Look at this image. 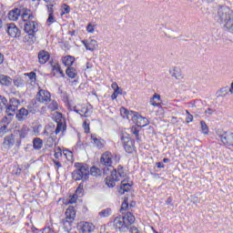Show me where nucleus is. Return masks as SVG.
Here are the masks:
<instances>
[{"label": "nucleus", "instance_id": "f03ea898", "mask_svg": "<svg viewBox=\"0 0 233 233\" xmlns=\"http://www.w3.org/2000/svg\"><path fill=\"white\" fill-rule=\"evenodd\" d=\"M75 170L72 173V177L75 181H86L90 176V169L87 165L82 163L75 164Z\"/></svg>", "mask_w": 233, "mask_h": 233}, {"label": "nucleus", "instance_id": "69168bd1", "mask_svg": "<svg viewBox=\"0 0 233 233\" xmlns=\"http://www.w3.org/2000/svg\"><path fill=\"white\" fill-rule=\"evenodd\" d=\"M113 159H114L115 163H117L119 161L120 157H119V156L115 155V157Z\"/></svg>", "mask_w": 233, "mask_h": 233}, {"label": "nucleus", "instance_id": "a211bd4d", "mask_svg": "<svg viewBox=\"0 0 233 233\" xmlns=\"http://www.w3.org/2000/svg\"><path fill=\"white\" fill-rule=\"evenodd\" d=\"M122 219L124 220L127 228L130 227V225H134V223L136 222V217H134V214H132L131 212H127L125 216L122 217Z\"/></svg>", "mask_w": 233, "mask_h": 233}, {"label": "nucleus", "instance_id": "f704fd0d", "mask_svg": "<svg viewBox=\"0 0 233 233\" xmlns=\"http://www.w3.org/2000/svg\"><path fill=\"white\" fill-rule=\"evenodd\" d=\"M90 174L94 177H97L99 176H101V169L96 167H92L90 169Z\"/></svg>", "mask_w": 233, "mask_h": 233}, {"label": "nucleus", "instance_id": "4d7b16f0", "mask_svg": "<svg viewBox=\"0 0 233 233\" xmlns=\"http://www.w3.org/2000/svg\"><path fill=\"white\" fill-rule=\"evenodd\" d=\"M56 19L54 18V15H49L47 18V23H55Z\"/></svg>", "mask_w": 233, "mask_h": 233}, {"label": "nucleus", "instance_id": "a18cd8bd", "mask_svg": "<svg viewBox=\"0 0 233 233\" xmlns=\"http://www.w3.org/2000/svg\"><path fill=\"white\" fill-rule=\"evenodd\" d=\"M63 156V152L61 151V148L58 147L56 150H55V157L56 159H59Z\"/></svg>", "mask_w": 233, "mask_h": 233}, {"label": "nucleus", "instance_id": "052dcab7", "mask_svg": "<svg viewBox=\"0 0 233 233\" xmlns=\"http://www.w3.org/2000/svg\"><path fill=\"white\" fill-rule=\"evenodd\" d=\"M117 96H123V89L118 86V88L115 91Z\"/></svg>", "mask_w": 233, "mask_h": 233}, {"label": "nucleus", "instance_id": "c85d7f7f", "mask_svg": "<svg viewBox=\"0 0 233 233\" xmlns=\"http://www.w3.org/2000/svg\"><path fill=\"white\" fill-rule=\"evenodd\" d=\"M15 143V140H14V135H10L4 138V146L5 147H14Z\"/></svg>", "mask_w": 233, "mask_h": 233}, {"label": "nucleus", "instance_id": "4be33fe9", "mask_svg": "<svg viewBox=\"0 0 233 233\" xmlns=\"http://www.w3.org/2000/svg\"><path fill=\"white\" fill-rule=\"evenodd\" d=\"M136 114V112L134 111H128L127 108L125 107H121L120 108V115L122 116V117L127 118V119H131V121L133 120V116Z\"/></svg>", "mask_w": 233, "mask_h": 233}, {"label": "nucleus", "instance_id": "5701e85b", "mask_svg": "<svg viewBox=\"0 0 233 233\" xmlns=\"http://www.w3.org/2000/svg\"><path fill=\"white\" fill-rule=\"evenodd\" d=\"M28 117V110L25 107H22L17 113H16V118L18 121H25Z\"/></svg>", "mask_w": 233, "mask_h": 233}, {"label": "nucleus", "instance_id": "6e6d98bb", "mask_svg": "<svg viewBox=\"0 0 233 233\" xmlns=\"http://www.w3.org/2000/svg\"><path fill=\"white\" fill-rule=\"evenodd\" d=\"M86 30H87V32H89V34H94V25H88L87 26H86Z\"/></svg>", "mask_w": 233, "mask_h": 233}, {"label": "nucleus", "instance_id": "393cba45", "mask_svg": "<svg viewBox=\"0 0 233 233\" xmlns=\"http://www.w3.org/2000/svg\"><path fill=\"white\" fill-rule=\"evenodd\" d=\"M64 65L68 67H72L74 65V61H76V58L72 56H66L62 59Z\"/></svg>", "mask_w": 233, "mask_h": 233}, {"label": "nucleus", "instance_id": "a19ab883", "mask_svg": "<svg viewBox=\"0 0 233 233\" xmlns=\"http://www.w3.org/2000/svg\"><path fill=\"white\" fill-rule=\"evenodd\" d=\"M54 145H56V138H54L53 137H49L46 141V146L49 148H52V147H54Z\"/></svg>", "mask_w": 233, "mask_h": 233}, {"label": "nucleus", "instance_id": "9b49d317", "mask_svg": "<svg viewBox=\"0 0 233 233\" xmlns=\"http://www.w3.org/2000/svg\"><path fill=\"white\" fill-rule=\"evenodd\" d=\"M21 11V17L23 21L28 23V21H34V15L32 14V11L28 8L22 7L20 8Z\"/></svg>", "mask_w": 233, "mask_h": 233}, {"label": "nucleus", "instance_id": "b1692460", "mask_svg": "<svg viewBox=\"0 0 233 233\" xmlns=\"http://www.w3.org/2000/svg\"><path fill=\"white\" fill-rule=\"evenodd\" d=\"M91 140L94 145H96V148H103V147H105V140L98 138L96 135H91Z\"/></svg>", "mask_w": 233, "mask_h": 233}, {"label": "nucleus", "instance_id": "7c9ffc66", "mask_svg": "<svg viewBox=\"0 0 233 233\" xmlns=\"http://www.w3.org/2000/svg\"><path fill=\"white\" fill-rule=\"evenodd\" d=\"M66 76H68L71 79H76L77 76V71L74 67H67L66 71Z\"/></svg>", "mask_w": 233, "mask_h": 233}, {"label": "nucleus", "instance_id": "9d476101", "mask_svg": "<svg viewBox=\"0 0 233 233\" xmlns=\"http://www.w3.org/2000/svg\"><path fill=\"white\" fill-rule=\"evenodd\" d=\"M6 32L10 37H19L21 35V31L15 24L7 25Z\"/></svg>", "mask_w": 233, "mask_h": 233}, {"label": "nucleus", "instance_id": "6e6552de", "mask_svg": "<svg viewBox=\"0 0 233 233\" xmlns=\"http://www.w3.org/2000/svg\"><path fill=\"white\" fill-rule=\"evenodd\" d=\"M132 121H134V123H137V126H138L140 128H143V127H147V125H150V121H148L147 117H144L141 115H139V113H135Z\"/></svg>", "mask_w": 233, "mask_h": 233}, {"label": "nucleus", "instance_id": "7ed1b4c3", "mask_svg": "<svg viewBox=\"0 0 233 233\" xmlns=\"http://www.w3.org/2000/svg\"><path fill=\"white\" fill-rule=\"evenodd\" d=\"M24 30L26 34H28L29 43H34L35 41V32L39 30V24L37 22L31 20L25 24Z\"/></svg>", "mask_w": 233, "mask_h": 233}, {"label": "nucleus", "instance_id": "37998d69", "mask_svg": "<svg viewBox=\"0 0 233 233\" xmlns=\"http://www.w3.org/2000/svg\"><path fill=\"white\" fill-rule=\"evenodd\" d=\"M53 70H54V72L61 74V76H65V74L63 73V70L61 69V66H59V65H55L53 66Z\"/></svg>", "mask_w": 233, "mask_h": 233}, {"label": "nucleus", "instance_id": "79ce46f5", "mask_svg": "<svg viewBox=\"0 0 233 233\" xmlns=\"http://www.w3.org/2000/svg\"><path fill=\"white\" fill-rule=\"evenodd\" d=\"M131 132H132V134H134V136L137 141H141V139L139 138V131L137 130V128L132 127Z\"/></svg>", "mask_w": 233, "mask_h": 233}, {"label": "nucleus", "instance_id": "1a4fd4ad", "mask_svg": "<svg viewBox=\"0 0 233 233\" xmlns=\"http://www.w3.org/2000/svg\"><path fill=\"white\" fill-rule=\"evenodd\" d=\"M112 159H114V156L109 151L105 152L102 154L100 158L101 165H104L105 167H112Z\"/></svg>", "mask_w": 233, "mask_h": 233}, {"label": "nucleus", "instance_id": "39448f33", "mask_svg": "<svg viewBox=\"0 0 233 233\" xmlns=\"http://www.w3.org/2000/svg\"><path fill=\"white\" fill-rule=\"evenodd\" d=\"M35 98L38 103H42V105H48L52 99V95L48 92V90L39 89Z\"/></svg>", "mask_w": 233, "mask_h": 233}, {"label": "nucleus", "instance_id": "cd10ccee", "mask_svg": "<svg viewBox=\"0 0 233 233\" xmlns=\"http://www.w3.org/2000/svg\"><path fill=\"white\" fill-rule=\"evenodd\" d=\"M159 101H161V96L156 93L150 99L149 103L152 105V106H159V105H161Z\"/></svg>", "mask_w": 233, "mask_h": 233}, {"label": "nucleus", "instance_id": "20e7f679", "mask_svg": "<svg viewBox=\"0 0 233 233\" xmlns=\"http://www.w3.org/2000/svg\"><path fill=\"white\" fill-rule=\"evenodd\" d=\"M217 17H218V20L220 23H224V25H227V23H228L230 19L233 18V12L228 6H221L218 10Z\"/></svg>", "mask_w": 233, "mask_h": 233}, {"label": "nucleus", "instance_id": "5fc2aeb1", "mask_svg": "<svg viewBox=\"0 0 233 233\" xmlns=\"http://www.w3.org/2000/svg\"><path fill=\"white\" fill-rule=\"evenodd\" d=\"M129 232L130 233H142L141 231H139V229L137 227H134V226L130 228Z\"/></svg>", "mask_w": 233, "mask_h": 233}, {"label": "nucleus", "instance_id": "58836bf2", "mask_svg": "<svg viewBox=\"0 0 233 233\" xmlns=\"http://www.w3.org/2000/svg\"><path fill=\"white\" fill-rule=\"evenodd\" d=\"M20 137L22 139H25V137H26L27 134H28V127H24L20 129Z\"/></svg>", "mask_w": 233, "mask_h": 233}, {"label": "nucleus", "instance_id": "13d9d810", "mask_svg": "<svg viewBox=\"0 0 233 233\" xmlns=\"http://www.w3.org/2000/svg\"><path fill=\"white\" fill-rule=\"evenodd\" d=\"M111 88L114 90V92H116L119 88V86H117V83L115 82L111 85Z\"/></svg>", "mask_w": 233, "mask_h": 233}, {"label": "nucleus", "instance_id": "bb28decb", "mask_svg": "<svg viewBox=\"0 0 233 233\" xmlns=\"http://www.w3.org/2000/svg\"><path fill=\"white\" fill-rule=\"evenodd\" d=\"M0 83L5 86H10L12 85V78L5 75H0Z\"/></svg>", "mask_w": 233, "mask_h": 233}, {"label": "nucleus", "instance_id": "ea45409f", "mask_svg": "<svg viewBox=\"0 0 233 233\" xmlns=\"http://www.w3.org/2000/svg\"><path fill=\"white\" fill-rule=\"evenodd\" d=\"M111 210L109 208L103 209L102 211L99 212L100 218H108L110 216Z\"/></svg>", "mask_w": 233, "mask_h": 233}, {"label": "nucleus", "instance_id": "338daca9", "mask_svg": "<svg viewBox=\"0 0 233 233\" xmlns=\"http://www.w3.org/2000/svg\"><path fill=\"white\" fill-rule=\"evenodd\" d=\"M170 203H172V198H168L166 201V205H170Z\"/></svg>", "mask_w": 233, "mask_h": 233}, {"label": "nucleus", "instance_id": "e2e57ef3", "mask_svg": "<svg viewBox=\"0 0 233 233\" xmlns=\"http://www.w3.org/2000/svg\"><path fill=\"white\" fill-rule=\"evenodd\" d=\"M157 168H165V164H163L161 162H157Z\"/></svg>", "mask_w": 233, "mask_h": 233}, {"label": "nucleus", "instance_id": "f257e3e1", "mask_svg": "<svg viewBox=\"0 0 233 233\" xmlns=\"http://www.w3.org/2000/svg\"><path fill=\"white\" fill-rule=\"evenodd\" d=\"M127 171H125V168L121 166H118L117 169H114L111 172V175L109 177H106V184L107 187L114 188L116 187V181H121L119 194H125V192H128L130 188H132V185L127 181Z\"/></svg>", "mask_w": 233, "mask_h": 233}, {"label": "nucleus", "instance_id": "72a5a7b5", "mask_svg": "<svg viewBox=\"0 0 233 233\" xmlns=\"http://www.w3.org/2000/svg\"><path fill=\"white\" fill-rule=\"evenodd\" d=\"M66 129V127L65 125H63V122H58L56 128L55 130V134H59L60 132H65V130Z\"/></svg>", "mask_w": 233, "mask_h": 233}, {"label": "nucleus", "instance_id": "f3484780", "mask_svg": "<svg viewBox=\"0 0 233 233\" xmlns=\"http://www.w3.org/2000/svg\"><path fill=\"white\" fill-rule=\"evenodd\" d=\"M96 227L94 226V224L90 223V222H81L80 223V230L83 233H86V232H94Z\"/></svg>", "mask_w": 233, "mask_h": 233}, {"label": "nucleus", "instance_id": "473e14b6", "mask_svg": "<svg viewBox=\"0 0 233 233\" xmlns=\"http://www.w3.org/2000/svg\"><path fill=\"white\" fill-rule=\"evenodd\" d=\"M127 210H128V198H124V201H123L121 208H120V212L122 214H125V212H127Z\"/></svg>", "mask_w": 233, "mask_h": 233}, {"label": "nucleus", "instance_id": "423d86ee", "mask_svg": "<svg viewBox=\"0 0 233 233\" xmlns=\"http://www.w3.org/2000/svg\"><path fill=\"white\" fill-rule=\"evenodd\" d=\"M74 219H76V209L74 208V207L70 206L66 210V219L64 220V226L66 228L72 227Z\"/></svg>", "mask_w": 233, "mask_h": 233}, {"label": "nucleus", "instance_id": "0eeeda50", "mask_svg": "<svg viewBox=\"0 0 233 233\" xmlns=\"http://www.w3.org/2000/svg\"><path fill=\"white\" fill-rule=\"evenodd\" d=\"M19 105H21V102L19 101V99L15 97L10 98L9 104L7 105V108L5 109V113L9 117H11V116H14V114H15V110H17Z\"/></svg>", "mask_w": 233, "mask_h": 233}, {"label": "nucleus", "instance_id": "6ab92c4d", "mask_svg": "<svg viewBox=\"0 0 233 233\" xmlns=\"http://www.w3.org/2000/svg\"><path fill=\"white\" fill-rule=\"evenodd\" d=\"M50 59V54L45 50L38 53V61L41 65H45Z\"/></svg>", "mask_w": 233, "mask_h": 233}, {"label": "nucleus", "instance_id": "e433bc0d", "mask_svg": "<svg viewBox=\"0 0 233 233\" xmlns=\"http://www.w3.org/2000/svg\"><path fill=\"white\" fill-rule=\"evenodd\" d=\"M200 127H201V131L205 135L208 134V126H207V123L205 121H200Z\"/></svg>", "mask_w": 233, "mask_h": 233}, {"label": "nucleus", "instance_id": "864d4df0", "mask_svg": "<svg viewBox=\"0 0 233 233\" xmlns=\"http://www.w3.org/2000/svg\"><path fill=\"white\" fill-rule=\"evenodd\" d=\"M76 199H77V195H73V197L69 199L68 203L70 205H74V203H76Z\"/></svg>", "mask_w": 233, "mask_h": 233}, {"label": "nucleus", "instance_id": "774afa93", "mask_svg": "<svg viewBox=\"0 0 233 233\" xmlns=\"http://www.w3.org/2000/svg\"><path fill=\"white\" fill-rule=\"evenodd\" d=\"M206 114H208L209 116H212L213 112L210 108H208V110H206Z\"/></svg>", "mask_w": 233, "mask_h": 233}, {"label": "nucleus", "instance_id": "dca6fc26", "mask_svg": "<svg viewBox=\"0 0 233 233\" xmlns=\"http://www.w3.org/2000/svg\"><path fill=\"white\" fill-rule=\"evenodd\" d=\"M75 112H76V114H80V116L82 117H90V116H92V107H81L77 109V106L74 107Z\"/></svg>", "mask_w": 233, "mask_h": 233}, {"label": "nucleus", "instance_id": "09e8293b", "mask_svg": "<svg viewBox=\"0 0 233 233\" xmlns=\"http://www.w3.org/2000/svg\"><path fill=\"white\" fill-rule=\"evenodd\" d=\"M62 14H70V6L64 5Z\"/></svg>", "mask_w": 233, "mask_h": 233}, {"label": "nucleus", "instance_id": "c03bdc74", "mask_svg": "<svg viewBox=\"0 0 233 233\" xmlns=\"http://www.w3.org/2000/svg\"><path fill=\"white\" fill-rule=\"evenodd\" d=\"M64 156H66L67 161H72V157H73L72 151L66 150V153H64Z\"/></svg>", "mask_w": 233, "mask_h": 233}, {"label": "nucleus", "instance_id": "ddd939ff", "mask_svg": "<svg viewBox=\"0 0 233 233\" xmlns=\"http://www.w3.org/2000/svg\"><path fill=\"white\" fill-rule=\"evenodd\" d=\"M220 140L226 147H233V133H225L220 137Z\"/></svg>", "mask_w": 233, "mask_h": 233}, {"label": "nucleus", "instance_id": "2f4dec72", "mask_svg": "<svg viewBox=\"0 0 233 233\" xmlns=\"http://www.w3.org/2000/svg\"><path fill=\"white\" fill-rule=\"evenodd\" d=\"M0 108L1 110L8 108V100L3 96H0Z\"/></svg>", "mask_w": 233, "mask_h": 233}, {"label": "nucleus", "instance_id": "4c0bfd02", "mask_svg": "<svg viewBox=\"0 0 233 233\" xmlns=\"http://www.w3.org/2000/svg\"><path fill=\"white\" fill-rule=\"evenodd\" d=\"M228 32H233V17L224 25Z\"/></svg>", "mask_w": 233, "mask_h": 233}, {"label": "nucleus", "instance_id": "3c124183", "mask_svg": "<svg viewBox=\"0 0 233 233\" xmlns=\"http://www.w3.org/2000/svg\"><path fill=\"white\" fill-rule=\"evenodd\" d=\"M47 12L49 15H54V5H47Z\"/></svg>", "mask_w": 233, "mask_h": 233}, {"label": "nucleus", "instance_id": "aec40b11", "mask_svg": "<svg viewBox=\"0 0 233 233\" xmlns=\"http://www.w3.org/2000/svg\"><path fill=\"white\" fill-rule=\"evenodd\" d=\"M21 15V8H15L8 13V19L10 21H17Z\"/></svg>", "mask_w": 233, "mask_h": 233}, {"label": "nucleus", "instance_id": "bf43d9fd", "mask_svg": "<svg viewBox=\"0 0 233 233\" xmlns=\"http://www.w3.org/2000/svg\"><path fill=\"white\" fill-rule=\"evenodd\" d=\"M76 194H83V187H81V185L76 188Z\"/></svg>", "mask_w": 233, "mask_h": 233}, {"label": "nucleus", "instance_id": "412c9836", "mask_svg": "<svg viewBox=\"0 0 233 233\" xmlns=\"http://www.w3.org/2000/svg\"><path fill=\"white\" fill-rule=\"evenodd\" d=\"M169 74H171L172 77H175V79H177L178 81L183 79V73L181 72V68L177 66L173 67V70L169 71Z\"/></svg>", "mask_w": 233, "mask_h": 233}, {"label": "nucleus", "instance_id": "a878e982", "mask_svg": "<svg viewBox=\"0 0 233 233\" xmlns=\"http://www.w3.org/2000/svg\"><path fill=\"white\" fill-rule=\"evenodd\" d=\"M33 148L35 150H41L43 148V139L35 137L33 139Z\"/></svg>", "mask_w": 233, "mask_h": 233}, {"label": "nucleus", "instance_id": "49530a36", "mask_svg": "<svg viewBox=\"0 0 233 233\" xmlns=\"http://www.w3.org/2000/svg\"><path fill=\"white\" fill-rule=\"evenodd\" d=\"M10 121H12V119L8 116H4L2 118V123L4 124V127H6V125H9Z\"/></svg>", "mask_w": 233, "mask_h": 233}, {"label": "nucleus", "instance_id": "f8f14e48", "mask_svg": "<svg viewBox=\"0 0 233 233\" xmlns=\"http://www.w3.org/2000/svg\"><path fill=\"white\" fill-rule=\"evenodd\" d=\"M121 140L123 141L126 152H127V154H132V152H134V143L127 137H121Z\"/></svg>", "mask_w": 233, "mask_h": 233}, {"label": "nucleus", "instance_id": "de8ad7c7", "mask_svg": "<svg viewBox=\"0 0 233 233\" xmlns=\"http://www.w3.org/2000/svg\"><path fill=\"white\" fill-rule=\"evenodd\" d=\"M54 163V167L56 168V170H59V168H61L63 166L61 165V162L57 161V160H53Z\"/></svg>", "mask_w": 233, "mask_h": 233}, {"label": "nucleus", "instance_id": "680f3d73", "mask_svg": "<svg viewBox=\"0 0 233 233\" xmlns=\"http://www.w3.org/2000/svg\"><path fill=\"white\" fill-rule=\"evenodd\" d=\"M41 233H52V228H45Z\"/></svg>", "mask_w": 233, "mask_h": 233}, {"label": "nucleus", "instance_id": "0e129e2a", "mask_svg": "<svg viewBox=\"0 0 233 233\" xmlns=\"http://www.w3.org/2000/svg\"><path fill=\"white\" fill-rule=\"evenodd\" d=\"M111 98H112L113 100H114V99H117V95H116V91H114V93L112 94Z\"/></svg>", "mask_w": 233, "mask_h": 233}, {"label": "nucleus", "instance_id": "c9c22d12", "mask_svg": "<svg viewBox=\"0 0 233 233\" xmlns=\"http://www.w3.org/2000/svg\"><path fill=\"white\" fill-rule=\"evenodd\" d=\"M48 108L52 111L57 110V108H59V105L57 102H56V100H51L49 101Z\"/></svg>", "mask_w": 233, "mask_h": 233}, {"label": "nucleus", "instance_id": "4468645a", "mask_svg": "<svg viewBox=\"0 0 233 233\" xmlns=\"http://www.w3.org/2000/svg\"><path fill=\"white\" fill-rule=\"evenodd\" d=\"M82 43L85 46L86 49L89 50V52H94V50L97 48V40L89 38L88 40H83Z\"/></svg>", "mask_w": 233, "mask_h": 233}, {"label": "nucleus", "instance_id": "8fccbe9b", "mask_svg": "<svg viewBox=\"0 0 233 233\" xmlns=\"http://www.w3.org/2000/svg\"><path fill=\"white\" fill-rule=\"evenodd\" d=\"M25 76H27L31 81H32V79H35V77H36V75L34 72L26 73V74H25Z\"/></svg>", "mask_w": 233, "mask_h": 233}, {"label": "nucleus", "instance_id": "2eb2a0df", "mask_svg": "<svg viewBox=\"0 0 233 233\" xmlns=\"http://www.w3.org/2000/svg\"><path fill=\"white\" fill-rule=\"evenodd\" d=\"M115 227L119 230V232H127L128 230L127 223L123 218H115Z\"/></svg>", "mask_w": 233, "mask_h": 233}, {"label": "nucleus", "instance_id": "603ef678", "mask_svg": "<svg viewBox=\"0 0 233 233\" xmlns=\"http://www.w3.org/2000/svg\"><path fill=\"white\" fill-rule=\"evenodd\" d=\"M194 121V116L191 114H188L186 117V123H192Z\"/></svg>", "mask_w": 233, "mask_h": 233}, {"label": "nucleus", "instance_id": "c756f323", "mask_svg": "<svg viewBox=\"0 0 233 233\" xmlns=\"http://www.w3.org/2000/svg\"><path fill=\"white\" fill-rule=\"evenodd\" d=\"M13 83L17 88H19V86H25V79L22 76H15Z\"/></svg>", "mask_w": 233, "mask_h": 233}]
</instances>
